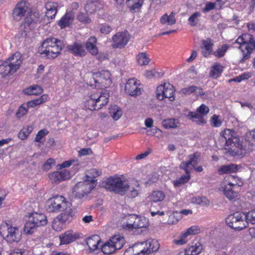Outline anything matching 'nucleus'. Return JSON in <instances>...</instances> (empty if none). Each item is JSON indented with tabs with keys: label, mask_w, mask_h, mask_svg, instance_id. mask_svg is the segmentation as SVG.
Returning <instances> with one entry per match:
<instances>
[{
	"label": "nucleus",
	"mask_w": 255,
	"mask_h": 255,
	"mask_svg": "<svg viewBox=\"0 0 255 255\" xmlns=\"http://www.w3.org/2000/svg\"><path fill=\"white\" fill-rule=\"evenodd\" d=\"M63 47V43L61 40L54 37H49L44 40L39 47V52L47 59H54L60 54Z\"/></svg>",
	"instance_id": "f257e3e1"
},
{
	"label": "nucleus",
	"mask_w": 255,
	"mask_h": 255,
	"mask_svg": "<svg viewBox=\"0 0 255 255\" xmlns=\"http://www.w3.org/2000/svg\"><path fill=\"white\" fill-rule=\"evenodd\" d=\"M235 134L232 129H226L221 133L220 138L221 141L225 142L224 152L232 156L237 154L239 152L238 148L242 146L239 139Z\"/></svg>",
	"instance_id": "f03ea898"
},
{
	"label": "nucleus",
	"mask_w": 255,
	"mask_h": 255,
	"mask_svg": "<svg viewBox=\"0 0 255 255\" xmlns=\"http://www.w3.org/2000/svg\"><path fill=\"white\" fill-rule=\"evenodd\" d=\"M236 42L240 45L239 48L243 54V57L240 62L244 63L250 59L251 53L255 50V40L252 35L246 33L240 36Z\"/></svg>",
	"instance_id": "7ed1b4c3"
},
{
	"label": "nucleus",
	"mask_w": 255,
	"mask_h": 255,
	"mask_svg": "<svg viewBox=\"0 0 255 255\" xmlns=\"http://www.w3.org/2000/svg\"><path fill=\"white\" fill-rule=\"evenodd\" d=\"M109 98V94L106 91L94 92L87 97L84 106L86 108L91 111L99 110L107 104Z\"/></svg>",
	"instance_id": "20e7f679"
},
{
	"label": "nucleus",
	"mask_w": 255,
	"mask_h": 255,
	"mask_svg": "<svg viewBox=\"0 0 255 255\" xmlns=\"http://www.w3.org/2000/svg\"><path fill=\"white\" fill-rule=\"evenodd\" d=\"M0 234L9 243L18 242L22 236V232L18 228L6 222L1 225Z\"/></svg>",
	"instance_id": "39448f33"
},
{
	"label": "nucleus",
	"mask_w": 255,
	"mask_h": 255,
	"mask_svg": "<svg viewBox=\"0 0 255 255\" xmlns=\"http://www.w3.org/2000/svg\"><path fill=\"white\" fill-rule=\"evenodd\" d=\"M105 188L110 191L121 195H124L129 189V186L125 181L119 177H111L107 179Z\"/></svg>",
	"instance_id": "423d86ee"
},
{
	"label": "nucleus",
	"mask_w": 255,
	"mask_h": 255,
	"mask_svg": "<svg viewBox=\"0 0 255 255\" xmlns=\"http://www.w3.org/2000/svg\"><path fill=\"white\" fill-rule=\"evenodd\" d=\"M69 203L63 196L56 195L47 201L46 209L49 213H58L66 209Z\"/></svg>",
	"instance_id": "0eeeda50"
},
{
	"label": "nucleus",
	"mask_w": 255,
	"mask_h": 255,
	"mask_svg": "<svg viewBox=\"0 0 255 255\" xmlns=\"http://www.w3.org/2000/svg\"><path fill=\"white\" fill-rule=\"evenodd\" d=\"M89 177V176L86 175L84 177V180L78 182L73 188V192L77 198H83L95 187V182L96 180L91 178L90 182Z\"/></svg>",
	"instance_id": "6e6552de"
},
{
	"label": "nucleus",
	"mask_w": 255,
	"mask_h": 255,
	"mask_svg": "<svg viewBox=\"0 0 255 255\" xmlns=\"http://www.w3.org/2000/svg\"><path fill=\"white\" fill-rule=\"evenodd\" d=\"M244 213H235L226 219V224L231 228L241 230L247 227V222L244 220Z\"/></svg>",
	"instance_id": "1a4fd4ad"
},
{
	"label": "nucleus",
	"mask_w": 255,
	"mask_h": 255,
	"mask_svg": "<svg viewBox=\"0 0 255 255\" xmlns=\"http://www.w3.org/2000/svg\"><path fill=\"white\" fill-rule=\"evenodd\" d=\"M175 90L170 83H164L158 86L156 89V97L161 101L164 98H168L170 101L175 99L174 93Z\"/></svg>",
	"instance_id": "9d476101"
},
{
	"label": "nucleus",
	"mask_w": 255,
	"mask_h": 255,
	"mask_svg": "<svg viewBox=\"0 0 255 255\" xmlns=\"http://www.w3.org/2000/svg\"><path fill=\"white\" fill-rule=\"evenodd\" d=\"M137 245H140L143 247L139 252L134 255H147L156 252L159 248V244L158 241L155 239H149L145 242H141Z\"/></svg>",
	"instance_id": "9b49d317"
},
{
	"label": "nucleus",
	"mask_w": 255,
	"mask_h": 255,
	"mask_svg": "<svg viewBox=\"0 0 255 255\" xmlns=\"http://www.w3.org/2000/svg\"><path fill=\"white\" fill-rule=\"evenodd\" d=\"M28 10V3L24 0L19 1L15 6L12 12L13 19L16 21H19L25 16Z\"/></svg>",
	"instance_id": "f8f14e48"
},
{
	"label": "nucleus",
	"mask_w": 255,
	"mask_h": 255,
	"mask_svg": "<svg viewBox=\"0 0 255 255\" xmlns=\"http://www.w3.org/2000/svg\"><path fill=\"white\" fill-rule=\"evenodd\" d=\"M199 157V155L197 153L190 155L189 160L187 161L182 162L180 167L183 169L186 173H190V171L198 164Z\"/></svg>",
	"instance_id": "ddd939ff"
},
{
	"label": "nucleus",
	"mask_w": 255,
	"mask_h": 255,
	"mask_svg": "<svg viewBox=\"0 0 255 255\" xmlns=\"http://www.w3.org/2000/svg\"><path fill=\"white\" fill-rule=\"evenodd\" d=\"M125 91L131 96H136L141 94V89L138 87L136 80L134 78L129 79L125 85Z\"/></svg>",
	"instance_id": "4468645a"
},
{
	"label": "nucleus",
	"mask_w": 255,
	"mask_h": 255,
	"mask_svg": "<svg viewBox=\"0 0 255 255\" xmlns=\"http://www.w3.org/2000/svg\"><path fill=\"white\" fill-rule=\"evenodd\" d=\"M128 40V38L125 33L118 32L113 36L112 46L117 48H123L127 45Z\"/></svg>",
	"instance_id": "2eb2a0df"
},
{
	"label": "nucleus",
	"mask_w": 255,
	"mask_h": 255,
	"mask_svg": "<svg viewBox=\"0 0 255 255\" xmlns=\"http://www.w3.org/2000/svg\"><path fill=\"white\" fill-rule=\"evenodd\" d=\"M72 204L70 202L68 206L64 209L62 212L57 216V219L61 223L70 222L72 220L73 215V210L72 207Z\"/></svg>",
	"instance_id": "dca6fc26"
},
{
	"label": "nucleus",
	"mask_w": 255,
	"mask_h": 255,
	"mask_svg": "<svg viewBox=\"0 0 255 255\" xmlns=\"http://www.w3.org/2000/svg\"><path fill=\"white\" fill-rule=\"evenodd\" d=\"M67 48L70 53L75 56H84L86 55V51L84 46L80 43L74 42V43L68 45Z\"/></svg>",
	"instance_id": "f3484780"
},
{
	"label": "nucleus",
	"mask_w": 255,
	"mask_h": 255,
	"mask_svg": "<svg viewBox=\"0 0 255 255\" xmlns=\"http://www.w3.org/2000/svg\"><path fill=\"white\" fill-rule=\"evenodd\" d=\"M185 115L188 119L198 125L202 126L206 123V120L204 117L196 112L188 111Z\"/></svg>",
	"instance_id": "a211bd4d"
},
{
	"label": "nucleus",
	"mask_w": 255,
	"mask_h": 255,
	"mask_svg": "<svg viewBox=\"0 0 255 255\" xmlns=\"http://www.w3.org/2000/svg\"><path fill=\"white\" fill-rule=\"evenodd\" d=\"M101 243V238L99 236L95 235L89 237L86 241V244L88 246L90 252H93L98 249V246Z\"/></svg>",
	"instance_id": "6ab92c4d"
},
{
	"label": "nucleus",
	"mask_w": 255,
	"mask_h": 255,
	"mask_svg": "<svg viewBox=\"0 0 255 255\" xmlns=\"http://www.w3.org/2000/svg\"><path fill=\"white\" fill-rule=\"evenodd\" d=\"M78 238L76 234H73L72 231H67L59 236L60 244L67 245L74 242Z\"/></svg>",
	"instance_id": "aec40b11"
},
{
	"label": "nucleus",
	"mask_w": 255,
	"mask_h": 255,
	"mask_svg": "<svg viewBox=\"0 0 255 255\" xmlns=\"http://www.w3.org/2000/svg\"><path fill=\"white\" fill-rule=\"evenodd\" d=\"M58 3L57 2L49 1L46 3L45 5L46 11V16L48 19H52L55 16L57 12Z\"/></svg>",
	"instance_id": "412c9836"
},
{
	"label": "nucleus",
	"mask_w": 255,
	"mask_h": 255,
	"mask_svg": "<svg viewBox=\"0 0 255 255\" xmlns=\"http://www.w3.org/2000/svg\"><path fill=\"white\" fill-rule=\"evenodd\" d=\"M202 54L203 56H209L212 52L213 43L210 38H207L202 41Z\"/></svg>",
	"instance_id": "4be33fe9"
},
{
	"label": "nucleus",
	"mask_w": 255,
	"mask_h": 255,
	"mask_svg": "<svg viewBox=\"0 0 255 255\" xmlns=\"http://www.w3.org/2000/svg\"><path fill=\"white\" fill-rule=\"evenodd\" d=\"M17 70L14 69L13 67L5 60L0 65V74L2 77H5L6 76L11 75L16 72Z\"/></svg>",
	"instance_id": "5701e85b"
},
{
	"label": "nucleus",
	"mask_w": 255,
	"mask_h": 255,
	"mask_svg": "<svg viewBox=\"0 0 255 255\" xmlns=\"http://www.w3.org/2000/svg\"><path fill=\"white\" fill-rule=\"evenodd\" d=\"M6 61L8 62L11 66L17 70L22 64L21 55L20 53L16 52L11 57H9L6 60Z\"/></svg>",
	"instance_id": "b1692460"
},
{
	"label": "nucleus",
	"mask_w": 255,
	"mask_h": 255,
	"mask_svg": "<svg viewBox=\"0 0 255 255\" xmlns=\"http://www.w3.org/2000/svg\"><path fill=\"white\" fill-rule=\"evenodd\" d=\"M74 14L72 11L67 12L58 22V25L63 29L69 26L72 22Z\"/></svg>",
	"instance_id": "393cba45"
},
{
	"label": "nucleus",
	"mask_w": 255,
	"mask_h": 255,
	"mask_svg": "<svg viewBox=\"0 0 255 255\" xmlns=\"http://www.w3.org/2000/svg\"><path fill=\"white\" fill-rule=\"evenodd\" d=\"M111 74L108 71H102L100 72L94 74L93 80L96 84H98L96 87H100L99 85L102 80H109L110 79Z\"/></svg>",
	"instance_id": "a878e982"
},
{
	"label": "nucleus",
	"mask_w": 255,
	"mask_h": 255,
	"mask_svg": "<svg viewBox=\"0 0 255 255\" xmlns=\"http://www.w3.org/2000/svg\"><path fill=\"white\" fill-rule=\"evenodd\" d=\"M109 240L110 243H111L116 251L122 249L125 244L124 237L119 235L113 237Z\"/></svg>",
	"instance_id": "bb28decb"
},
{
	"label": "nucleus",
	"mask_w": 255,
	"mask_h": 255,
	"mask_svg": "<svg viewBox=\"0 0 255 255\" xmlns=\"http://www.w3.org/2000/svg\"><path fill=\"white\" fill-rule=\"evenodd\" d=\"M33 222H35L38 226H44L46 225L47 221L46 217L43 214L33 213L29 216Z\"/></svg>",
	"instance_id": "cd10ccee"
},
{
	"label": "nucleus",
	"mask_w": 255,
	"mask_h": 255,
	"mask_svg": "<svg viewBox=\"0 0 255 255\" xmlns=\"http://www.w3.org/2000/svg\"><path fill=\"white\" fill-rule=\"evenodd\" d=\"M226 181L227 183L226 185L235 188L236 187H240L243 185V182L241 179L234 175H229L226 176Z\"/></svg>",
	"instance_id": "c85d7f7f"
},
{
	"label": "nucleus",
	"mask_w": 255,
	"mask_h": 255,
	"mask_svg": "<svg viewBox=\"0 0 255 255\" xmlns=\"http://www.w3.org/2000/svg\"><path fill=\"white\" fill-rule=\"evenodd\" d=\"M144 0H126V4L129 10L135 12L142 6Z\"/></svg>",
	"instance_id": "c756f323"
},
{
	"label": "nucleus",
	"mask_w": 255,
	"mask_h": 255,
	"mask_svg": "<svg viewBox=\"0 0 255 255\" xmlns=\"http://www.w3.org/2000/svg\"><path fill=\"white\" fill-rule=\"evenodd\" d=\"M96 43V38L95 37H91L86 44V48L93 55H96L98 53Z\"/></svg>",
	"instance_id": "7c9ffc66"
},
{
	"label": "nucleus",
	"mask_w": 255,
	"mask_h": 255,
	"mask_svg": "<svg viewBox=\"0 0 255 255\" xmlns=\"http://www.w3.org/2000/svg\"><path fill=\"white\" fill-rule=\"evenodd\" d=\"M160 23L163 25H172L176 22L175 13L172 12L169 15L165 13L160 19Z\"/></svg>",
	"instance_id": "2f4dec72"
},
{
	"label": "nucleus",
	"mask_w": 255,
	"mask_h": 255,
	"mask_svg": "<svg viewBox=\"0 0 255 255\" xmlns=\"http://www.w3.org/2000/svg\"><path fill=\"white\" fill-rule=\"evenodd\" d=\"M223 188V192L225 196L231 201H235L237 199L238 193L233 190V187L225 185L222 187Z\"/></svg>",
	"instance_id": "473e14b6"
},
{
	"label": "nucleus",
	"mask_w": 255,
	"mask_h": 255,
	"mask_svg": "<svg viewBox=\"0 0 255 255\" xmlns=\"http://www.w3.org/2000/svg\"><path fill=\"white\" fill-rule=\"evenodd\" d=\"M224 67L218 63L215 64L212 67L210 72V76L217 79L220 76L223 71Z\"/></svg>",
	"instance_id": "72a5a7b5"
},
{
	"label": "nucleus",
	"mask_w": 255,
	"mask_h": 255,
	"mask_svg": "<svg viewBox=\"0 0 255 255\" xmlns=\"http://www.w3.org/2000/svg\"><path fill=\"white\" fill-rule=\"evenodd\" d=\"M109 113L115 121L118 120L123 114L122 109L117 105L111 106L109 108Z\"/></svg>",
	"instance_id": "f704fd0d"
},
{
	"label": "nucleus",
	"mask_w": 255,
	"mask_h": 255,
	"mask_svg": "<svg viewBox=\"0 0 255 255\" xmlns=\"http://www.w3.org/2000/svg\"><path fill=\"white\" fill-rule=\"evenodd\" d=\"M32 21L33 20L31 17L26 16L25 18L20 26L21 36L25 37L27 35V32L29 29V26L32 23Z\"/></svg>",
	"instance_id": "c9c22d12"
},
{
	"label": "nucleus",
	"mask_w": 255,
	"mask_h": 255,
	"mask_svg": "<svg viewBox=\"0 0 255 255\" xmlns=\"http://www.w3.org/2000/svg\"><path fill=\"white\" fill-rule=\"evenodd\" d=\"M149 198L152 202H159L165 198V194L161 191H154L151 193Z\"/></svg>",
	"instance_id": "e433bc0d"
},
{
	"label": "nucleus",
	"mask_w": 255,
	"mask_h": 255,
	"mask_svg": "<svg viewBox=\"0 0 255 255\" xmlns=\"http://www.w3.org/2000/svg\"><path fill=\"white\" fill-rule=\"evenodd\" d=\"M43 92L42 88L38 85L31 86L24 90L25 94L28 95H39Z\"/></svg>",
	"instance_id": "4c0bfd02"
},
{
	"label": "nucleus",
	"mask_w": 255,
	"mask_h": 255,
	"mask_svg": "<svg viewBox=\"0 0 255 255\" xmlns=\"http://www.w3.org/2000/svg\"><path fill=\"white\" fill-rule=\"evenodd\" d=\"M186 250L187 252V255H198L201 252L202 246L200 243H197Z\"/></svg>",
	"instance_id": "58836bf2"
},
{
	"label": "nucleus",
	"mask_w": 255,
	"mask_h": 255,
	"mask_svg": "<svg viewBox=\"0 0 255 255\" xmlns=\"http://www.w3.org/2000/svg\"><path fill=\"white\" fill-rule=\"evenodd\" d=\"M237 166L234 164L223 165L218 170L220 174L235 172L237 171Z\"/></svg>",
	"instance_id": "ea45409f"
},
{
	"label": "nucleus",
	"mask_w": 255,
	"mask_h": 255,
	"mask_svg": "<svg viewBox=\"0 0 255 255\" xmlns=\"http://www.w3.org/2000/svg\"><path fill=\"white\" fill-rule=\"evenodd\" d=\"M147 225L148 221L146 218L136 215L133 229L146 228Z\"/></svg>",
	"instance_id": "a19ab883"
},
{
	"label": "nucleus",
	"mask_w": 255,
	"mask_h": 255,
	"mask_svg": "<svg viewBox=\"0 0 255 255\" xmlns=\"http://www.w3.org/2000/svg\"><path fill=\"white\" fill-rule=\"evenodd\" d=\"M39 227L38 225L29 217V220L26 222L24 225V231L27 234H31L34 232V229Z\"/></svg>",
	"instance_id": "79ce46f5"
},
{
	"label": "nucleus",
	"mask_w": 255,
	"mask_h": 255,
	"mask_svg": "<svg viewBox=\"0 0 255 255\" xmlns=\"http://www.w3.org/2000/svg\"><path fill=\"white\" fill-rule=\"evenodd\" d=\"M186 175L181 176L179 178L173 181V184L175 187H180L188 182L190 179V173H186Z\"/></svg>",
	"instance_id": "37998d69"
},
{
	"label": "nucleus",
	"mask_w": 255,
	"mask_h": 255,
	"mask_svg": "<svg viewBox=\"0 0 255 255\" xmlns=\"http://www.w3.org/2000/svg\"><path fill=\"white\" fill-rule=\"evenodd\" d=\"M101 250L104 254L107 255L112 254L116 251L113 245H112L111 243H110V240L102 246Z\"/></svg>",
	"instance_id": "c03bdc74"
},
{
	"label": "nucleus",
	"mask_w": 255,
	"mask_h": 255,
	"mask_svg": "<svg viewBox=\"0 0 255 255\" xmlns=\"http://www.w3.org/2000/svg\"><path fill=\"white\" fill-rule=\"evenodd\" d=\"M136 60L140 65H147L149 62V59L145 52H141L138 54L136 57Z\"/></svg>",
	"instance_id": "a18cd8bd"
},
{
	"label": "nucleus",
	"mask_w": 255,
	"mask_h": 255,
	"mask_svg": "<svg viewBox=\"0 0 255 255\" xmlns=\"http://www.w3.org/2000/svg\"><path fill=\"white\" fill-rule=\"evenodd\" d=\"M201 14L199 12H195L193 13L188 18L189 24L192 26H196L199 22V18L201 17Z\"/></svg>",
	"instance_id": "49530a36"
},
{
	"label": "nucleus",
	"mask_w": 255,
	"mask_h": 255,
	"mask_svg": "<svg viewBox=\"0 0 255 255\" xmlns=\"http://www.w3.org/2000/svg\"><path fill=\"white\" fill-rule=\"evenodd\" d=\"M33 130V127L32 126H27L23 128L18 133V136L21 139H25Z\"/></svg>",
	"instance_id": "de8ad7c7"
},
{
	"label": "nucleus",
	"mask_w": 255,
	"mask_h": 255,
	"mask_svg": "<svg viewBox=\"0 0 255 255\" xmlns=\"http://www.w3.org/2000/svg\"><path fill=\"white\" fill-rule=\"evenodd\" d=\"M229 47V46L228 45L224 44L221 46V47L218 48L216 51L214 52L213 54L215 56L218 58H221L225 55Z\"/></svg>",
	"instance_id": "09e8293b"
},
{
	"label": "nucleus",
	"mask_w": 255,
	"mask_h": 255,
	"mask_svg": "<svg viewBox=\"0 0 255 255\" xmlns=\"http://www.w3.org/2000/svg\"><path fill=\"white\" fill-rule=\"evenodd\" d=\"M49 177L52 182L59 183L62 181L60 171H55L49 174Z\"/></svg>",
	"instance_id": "8fccbe9b"
},
{
	"label": "nucleus",
	"mask_w": 255,
	"mask_h": 255,
	"mask_svg": "<svg viewBox=\"0 0 255 255\" xmlns=\"http://www.w3.org/2000/svg\"><path fill=\"white\" fill-rule=\"evenodd\" d=\"M201 232L200 228L197 226H193L190 228H188L185 232H184V235H186L187 237L189 235H196Z\"/></svg>",
	"instance_id": "3c124183"
},
{
	"label": "nucleus",
	"mask_w": 255,
	"mask_h": 255,
	"mask_svg": "<svg viewBox=\"0 0 255 255\" xmlns=\"http://www.w3.org/2000/svg\"><path fill=\"white\" fill-rule=\"evenodd\" d=\"M163 125L165 128H174L177 127L176 121L173 119L164 120L163 122Z\"/></svg>",
	"instance_id": "603ef678"
},
{
	"label": "nucleus",
	"mask_w": 255,
	"mask_h": 255,
	"mask_svg": "<svg viewBox=\"0 0 255 255\" xmlns=\"http://www.w3.org/2000/svg\"><path fill=\"white\" fill-rule=\"evenodd\" d=\"M244 220L247 222V226L249 224H255V216L250 211L244 213Z\"/></svg>",
	"instance_id": "864d4df0"
},
{
	"label": "nucleus",
	"mask_w": 255,
	"mask_h": 255,
	"mask_svg": "<svg viewBox=\"0 0 255 255\" xmlns=\"http://www.w3.org/2000/svg\"><path fill=\"white\" fill-rule=\"evenodd\" d=\"M136 215L135 214L129 215L128 217V221L126 223V227L129 229H133V225L135 223Z\"/></svg>",
	"instance_id": "5fc2aeb1"
},
{
	"label": "nucleus",
	"mask_w": 255,
	"mask_h": 255,
	"mask_svg": "<svg viewBox=\"0 0 255 255\" xmlns=\"http://www.w3.org/2000/svg\"><path fill=\"white\" fill-rule=\"evenodd\" d=\"M210 123L211 126L215 128L220 127L222 125V121L219 119V116L214 115L211 118Z\"/></svg>",
	"instance_id": "6e6d98bb"
},
{
	"label": "nucleus",
	"mask_w": 255,
	"mask_h": 255,
	"mask_svg": "<svg viewBox=\"0 0 255 255\" xmlns=\"http://www.w3.org/2000/svg\"><path fill=\"white\" fill-rule=\"evenodd\" d=\"M187 236L186 235H184V232H182L179 237V239L174 240L173 242L174 244L177 245H182L187 243Z\"/></svg>",
	"instance_id": "4d7b16f0"
},
{
	"label": "nucleus",
	"mask_w": 255,
	"mask_h": 255,
	"mask_svg": "<svg viewBox=\"0 0 255 255\" xmlns=\"http://www.w3.org/2000/svg\"><path fill=\"white\" fill-rule=\"evenodd\" d=\"M42 97L40 98H38L33 100L29 101L26 104V106L29 108H33L36 106L39 105L43 102Z\"/></svg>",
	"instance_id": "13d9d810"
},
{
	"label": "nucleus",
	"mask_w": 255,
	"mask_h": 255,
	"mask_svg": "<svg viewBox=\"0 0 255 255\" xmlns=\"http://www.w3.org/2000/svg\"><path fill=\"white\" fill-rule=\"evenodd\" d=\"M28 108L24 104L21 105L18 109L17 112L16 113V115L17 118H20L24 116L28 112Z\"/></svg>",
	"instance_id": "bf43d9fd"
},
{
	"label": "nucleus",
	"mask_w": 255,
	"mask_h": 255,
	"mask_svg": "<svg viewBox=\"0 0 255 255\" xmlns=\"http://www.w3.org/2000/svg\"><path fill=\"white\" fill-rule=\"evenodd\" d=\"M209 112V108L204 104H202L197 108L196 112L205 117Z\"/></svg>",
	"instance_id": "052dcab7"
},
{
	"label": "nucleus",
	"mask_w": 255,
	"mask_h": 255,
	"mask_svg": "<svg viewBox=\"0 0 255 255\" xmlns=\"http://www.w3.org/2000/svg\"><path fill=\"white\" fill-rule=\"evenodd\" d=\"M55 161L53 158H48L46 162L43 165L42 168L44 170H49L52 166L55 165Z\"/></svg>",
	"instance_id": "680f3d73"
},
{
	"label": "nucleus",
	"mask_w": 255,
	"mask_h": 255,
	"mask_svg": "<svg viewBox=\"0 0 255 255\" xmlns=\"http://www.w3.org/2000/svg\"><path fill=\"white\" fill-rule=\"evenodd\" d=\"M246 140L249 141L251 145L255 144V131L248 133L246 135Z\"/></svg>",
	"instance_id": "e2e57ef3"
},
{
	"label": "nucleus",
	"mask_w": 255,
	"mask_h": 255,
	"mask_svg": "<svg viewBox=\"0 0 255 255\" xmlns=\"http://www.w3.org/2000/svg\"><path fill=\"white\" fill-rule=\"evenodd\" d=\"M101 174V172L100 171H99L98 169L95 168L91 169L89 171V175H87L90 177L89 178V179L90 180L92 179H95V178H96L97 176H99Z\"/></svg>",
	"instance_id": "0e129e2a"
},
{
	"label": "nucleus",
	"mask_w": 255,
	"mask_h": 255,
	"mask_svg": "<svg viewBox=\"0 0 255 255\" xmlns=\"http://www.w3.org/2000/svg\"><path fill=\"white\" fill-rule=\"evenodd\" d=\"M112 28L108 24H103L100 25V30L101 33L108 34L112 30Z\"/></svg>",
	"instance_id": "69168bd1"
},
{
	"label": "nucleus",
	"mask_w": 255,
	"mask_h": 255,
	"mask_svg": "<svg viewBox=\"0 0 255 255\" xmlns=\"http://www.w3.org/2000/svg\"><path fill=\"white\" fill-rule=\"evenodd\" d=\"M48 132L46 129H43L40 130L36 134L34 141L36 142H40L41 139L47 134H48Z\"/></svg>",
	"instance_id": "338daca9"
},
{
	"label": "nucleus",
	"mask_w": 255,
	"mask_h": 255,
	"mask_svg": "<svg viewBox=\"0 0 255 255\" xmlns=\"http://www.w3.org/2000/svg\"><path fill=\"white\" fill-rule=\"evenodd\" d=\"M60 172L61 175V179L62 181L69 179L71 177L70 172L68 170L64 169L60 171Z\"/></svg>",
	"instance_id": "774afa93"
}]
</instances>
